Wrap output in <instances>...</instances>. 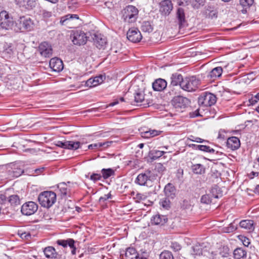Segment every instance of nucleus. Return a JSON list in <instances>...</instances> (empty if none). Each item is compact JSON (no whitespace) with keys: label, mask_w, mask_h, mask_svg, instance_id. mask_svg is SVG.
Listing matches in <instances>:
<instances>
[{"label":"nucleus","mask_w":259,"mask_h":259,"mask_svg":"<svg viewBox=\"0 0 259 259\" xmlns=\"http://www.w3.org/2000/svg\"><path fill=\"white\" fill-rule=\"evenodd\" d=\"M211 178L212 179H218L221 177V173L216 169L211 170Z\"/></svg>","instance_id":"obj_55"},{"label":"nucleus","mask_w":259,"mask_h":259,"mask_svg":"<svg viewBox=\"0 0 259 259\" xmlns=\"http://www.w3.org/2000/svg\"><path fill=\"white\" fill-rule=\"evenodd\" d=\"M177 3L179 6L185 7L191 4V0H177Z\"/></svg>","instance_id":"obj_50"},{"label":"nucleus","mask_w":259,"mask_h":259,"mask_svg":"<svg viewBox=\"0 0 259 259\" xmlns=\"http://www.w3.org/2000/svg\"><path fill=\"white\" fill-rule=\"evenodd\" d=\"M190 102V100L187 98L180 95L175 96L171 100L173 106L178 109L186 108Z\"/></svg>","instance_id":"obj_8"},{"label":"nucleus","mask_w":259,"mask_h":259,"mask_svg":"<svg viewBox=\"0 0 259 259\" xmlns=\"http://www.w3.org/2000/svg\"><path fill=\"white\" fill-rule=\"evenodd\" d=\"M85 85L89 88L96 87L95 85H94V80L93 78H91L89 79L88 80H87Z\"/></svg>","instance_id":"obj_59"},{"label":"nucleus","mask_w":259,"mask_h":259,"mask_svg":"<svg viewBox=\"0 0 259 259\" xmlns=\"http://www.w3.org/2000/svg\"><path fill=\"white\" fill-rule=\"evenodd\" d=\"M134 95V101L136 103H142L144 101V94L142 92L138 91Z\"/></svg>","instance_id":"obj_37"},{"label":"nucleus","mask_w":259,"mask_h":259,"mask_svg":"<svg viewBox=\"0 0 259 259\" xmlns=\"http://www.w3.org/2000/svg\"><path fill=\"white\" fill-rule=\"evenodd\" d=\"M101 173L102 177L104 179H107L110 177L114 176L115 175V171L110 168H103L101 170Z\"/></svg>","instance_id":"obj_36"},{"label":"nucleus","mask_w":259,"mask_h":259,"mask_svg":"<svg viewBox=\"0 0 259 259\" xmlns=\"http://www.w3.org/2000/svg\"><path fill=\"white\" fill-rule=\"evenodd\" d=\"M71 37H72V41L73 44L77 46L85 45L90 38L88 33L80 30L74 31Z\"/></svg>","instance_id":"obj_6"},{"label":"nucleus","mask_w":259,"mask_h":259,"mask_svg":"<svg viewBox=\"0 0 259 259\" xmlns=\"http://www.w3.org/2000/svg\"><path fill=\"white\" fill-rule=\"evenodd\" d=\"M151 171L147 170L145 173H141L137 176L135 182L140 186H145L148 180H151Z\"/></svg>","instance_id":"obj_19"},{"label":"nucleus","mask_w":259,"mask_h":259,"mask_svg":"<svg viewBox=\"0 0 259 259\" xmlns=\"http://www.w3.org/2000/svg\"><path fill=\"white\" fill-rule=\"evenodd\" d=\"M102 178V176L100 174H93L90 177V180H92L94 182L100 180Z\"/></svg>","instance_id":"obj_52"},{"label":"nucleus","mask_w":259,"mask_h":259,"mask_svg":"<svg viewBox=\"0 0 259 259\" xmlns=\"http://www.w3.org/2000/svg\"><path fill=\"white\" fill-rule=\"evenodd\" d=\"M38 200L42 207L49 208L55 203L56 194L53 191H44L40 193Z\"/></svg>","instance_id":"obj_1"},{"label":"nucleus","mask_w":259,"mask_h":259,"mask_svg":"<svg viewBox=\"0 0 259 259\" xmlns=\"http://www.w3.org/2000/svg\"><path fill=\"white\" fill-rule=\"evenodd\" d=\"M216 101V96L214 94L207 92L202 93L198 99L199 105L204 107L211 106L214 105Z\"/></svg>","instance_id":"obj_5"},{"label":"nucleus","mask_w":259,"mask_h":259,"mask_svg":"<svg viewBox=\"0 0 259 259\" xmlns=\"http://www.w3.org/2000/svg\"><path fill=\"white\" fill-rule=\"evenodd\" d=\"M80 143L76 141H67V149L69 150H76L80 147Z\"/></svg>","instance_id":"obj_38"},{"label":"nucleus","mask_w":259,"mask_h":259,"mask_svg":"<svg viewBox=\"0 0 259 259\" xmlns=\"http://www.w3.org/2000/svg\"><path fill=\"white\" fill-rule=\"evenodd\" d=\"M15 3L20 7L27 9H32L37 4L35 0H15Z\"/></svg>","instance_id":"obj_23"},{"label":"nucleus","mask_w":259,"mask_h":259,"mask_svg":"<svg viewBox=\"0 0 259 259\" xmlns=\"http://www.w3.org/2000/svg\"><path fill=\"white\" fill-rule=\"evenodd\" d=\"M101 148L100 147V143H97L95 144H92L88 146V148L89 149H99Z\"/></svg>","instance_id":"obj_60"},{"label":"nucleus","mask_w":259,"mask_h":259,"mask_svg":"<svg viewBox=\"0 0 259 259\" xmlns=\"http://www.w3.org/2000/svg\"><path fill=\"white\" fill-rule=\"evenodd\" d=\"M224 250L223 252H221L220 254H222L223 257H227L229 254V249L227 246H224L223 247Z\"/></svg>","instance_id":"obj_58"},{"label":"nucleus","mask_w":259,"mask_h":259,"mask_svg":"<svg viewBox=\"0 0 259 259\" xmlns=\"http://www.w3.org/2000/svg\"><path fill=\"white\" fill-rule=\"evenodd\" d=\"M8 201L12 206H15L20 204V199L18 195H12L8 198Z\"/></svg>","instance_id":"obj_34"},{"label":"nucleus","mask_w":259,"mask_h":259,"mask_svg":"<svg viewBox=\"0 0 259 259\" xmlns=\"http://www.w3.org/2000/svg\"><path fill=\"white\" fill-rule=\"evenodd\" d=\"M38 209V205L33 201L24 203L21 206V211L23 215H30L34 214Z\"/></svg>","instance_id":"obj_9"},{"label":"nucleus","mask_w":259,"mask_h":259,"mask_svg":"<svg viewBox=\"0 0 259 259\" xmlns=\"http://www.w3.org/2000/svg\"><path fill=\"white\" fill-rule=\"evenodd\" d=\"M58 245L62 246L64 248L67 247L68 246L71 249V253L73 255L76 253V247L74 245L75 241L72 238H68L66 240L60 239L56 241Z\"/></svg>","instance_id":"obj_17"},{"label":"nucleus","mask_w":259,"mask_h":259,"mask_svg":"<svg viewBox=\"0 0 259 259\" xmlns=\"http://www.w3.org/2000/svg\"><path fill=\"white\" fill-rule=\"evenodd\" d=\"M168 219L166 215L156 214L151 219L152 224L154 225H163L167 222Z\"/></svg>","instance_id":"obj_28"},{"label":"nucleus","mask_w":259,"mask_h":259,"mask_svg":"<svg viewBox=\"0 0 259 259\" xmlns=\"http://www.w3.org/2000/svg\"><path fill=\"white\" fill-rule=\"evenodd\" d=\"M241 241L243 245L245 246H248L250 243L249 239L246 237H242Z\"/></svg>","instance_id":"obj_64"},{"label":"nucleus","mask_w":259,"mask_h":259,"mask_svg":"<svg viewBox=\"0 0 259 259\" xmlns=\"http://www.w3.org/2000/svg\"><path fill=\"white\" fill-rule=\"evenodd\" d=\"M176 20L178 23L179 28L186 27L188 25L186 19L184 10L182 8H179L176 12Z\"/></svg>","instance_id":"obj_13"},{"label":"nucleus","mask_w":259,"mask_h":259,"mask_svg":"<svg viewBox=\"0 0 259 259\" xmlns=\"http://www.w3.org/2000/svg\"><path fill=\"white\" fill-rule=\"evenodd\" d=\"M123 259H140L139 253L134 247H128L126 249L124 256L121 254Z\"/></svg>","instance_id":"obj_25"},{"label":"nucleus","mask_w":259,"mask_h":259,"mask_svg":"<svg viewBox=\"0 0 259 259\" xmlns=\"http://www.w3.org/2000/svg\"><path fill=\"white\" fill-rule=\"evenodd\" d=\"M160 259H174L172 254L170 251L165 250L161 253L159 256Z\"/></svg>","instance_id":"obj_42"},{"label":"nucleus","mask_w":259,"mask_h":259,"mask_svg":"<svg viewBox=\"0 0 259 259\" xmlns=\"http://www.w3.org/2000/svg\"><path fill=\"white\" fill-rule=\"evenodd\" d=\"M193 251L191 253L193 256L201 255L202 254V248L201 246L198 244L192 247Z\"/></svg>","instance_id":"obj_40"},{"label":"nucleus","mask_w":259,"mask_h":259,"mask_svg":"<svg viewBox=\"0 0 259 259\" xmlns=\"http://www.w3.org/2000/svg\"><path fill=\"white\" fill-rule=\"evenodd\" d=\"M165 152L157 150H150L148 153V157L151 161H154L161 157Z\"/></svg>","instance_id":"obj_30"},{"label":"nucleus","mask_w":259,"mask_h":259,"mask_svg":"<svg viewBox=\"0 0 259 259\" xmlns=\"http://www.w3.org/2000/svg\"><path fill=\"white\" fill-rule=\"evenodd\" d=\"M127 38L131 42L137 43L141 41L142 38V34L137 28L129 29L126 33Z\"/></svg>","instance_id":"obj_10"},{"label":"nucleus","mask_w":259,"mask_h":259,"mask_svg":"<svg viewBox=\"0 0 259 259\" xmlns=\"http://www.w3.org/2000/svg\"><path fill=\"white\" fill-rule=\"evenodd\" d=\"M240 5L238 6V9H240V7L242 9L240 10L243 14H246L249 8L253 4L254 0H240Z\"/></svg>","instance_id":"obj_27"},{"label":"nucleus","mask_w":259,"mask_h":259,"mask_svg":"<svg viewBox=\"0 0 259 259\" xmlns=\"http://www.w3.org/2000/svg\"><path fill=\"white\" fill-rule=\"evenodd\" d=\"M17 27L16 31H31L33 29L34 23L32 19L28 16H22L18 20L16 24Z\"/></svg>","instance_id":"obj_4"},{"label":"nucleus","mask_w":259,"mask_h":259,"mask_svg":"<svg viewBox=\"0 0 259 259\" xmlns=\"http://www.w3.org/2000/svg\"><path fill=\"white\" fill-rule=\"evenodd\" d=\"M233 254L235 259H245L247 252L242 248H237L234 250Z\"/></svg>","instance_id":"obj_31"},{"label":"nucleus","mask_w":259,"mask_h":259,"mask_svg":"<svg viewBox=\"0 0 259 259\" xmlns=\"http://www.w3.org/2000/svg\"><path fill=\"white\" fill-rule=\"evenodd\" d=\"M201 202L204 204H209L211 202L210 197L209 195L206 194L202 196L201 198Z\"/></svg>","instance_id":"obj_49"},{"label":"nucleus","mask_w":259,"mask_h":259,"mask_svg":"<svg viewBox=\"0 0 259 259\" xmlns=\"http://www.w3.org/2000/svg\"><path fill=\"white\" fill-rule=\"evenodd\" d=\"M176 189L175 186L171 183H168L165 186L164 192L165 195L168 198L174 199L176 195Z\"/></svg>","instance_id":"obj_21"},{"label":"nucleus","mask_w":259,"mask_h":259,"mask_svg":"<svg viewBox=\"0 0 259 259\" xmlns=\"http://www.w3.org/2000/svg\"><path fill=\"white\" fill-rule=\"evenodd\" d=\"M205 0H193L191 1L192 6L194 8L198 9L200 6L204 5Z\"/></svg>","instance_id":"obj_48"},{"label":"nucleus","mask_w":259,"mask_h":259,"mask_svg":"<svg viewBox=\"0 0 259 259\" xmlns=\"http://www.w3.org/2000/svg\"><path fill=\"white\" fill-rule=\"evenodd\" d=\"M14 22L9 13L6 11L0 12V26L3 29L9 30L12 29Z\"/></svg>","instance_id":"obj_7"},{"label":"nucleus","mask_w":259,"mask_h":259,"mask_svg":"<svg viewBox=\"0 0 259 259\" xmlns=\"http://www.w3.org/2000/svg\"><path fill=\"white\" fill-rule=\"evenodd\" d=\"M235 223H231L229 226L226 228L227 232H232L237 228V225H234Z\"/></svg>","instance_id":"obj_51"},{"label":"nucleus","mask_w":259,"mask_h":259,"mask_svg":"<svg viewBox=\"0 0 259 259\" xmlns=\"http://www.w3.org/2000/svg\"><path fill=\"white\" fill-rule=\"evenodd\" d=\"M200 84V80L195 76L185 77L181 84V89L184 91L192 92L195 91Z\"/></svg>","instance_id":"obj_3"},{"label":"nucleus","mask_w":259,"mask_h":259,"mask_svg":"<svg viewBox=\"0 0 259 259\" xmlns=\"http://www.w3.org/2000/svg\"><path fill=\"white\" fill-rule=\"evenodd\" d=\"M141 136L144 138H150L151 137V132H149V130L147 131H143L140 132Z\"/></svg>","instance_id":"obj_54"},{"label":"nucleus","mask_w":259,"mask_h":259,"mask_svg":"<svg viewBox=\"0 0 259 259\" xmlns=\"http://www.w3.org/2000/svg\"><path fill=\"white\" fill-rule=\"evenodd\" d=\"M92 39L94 41V45L96 47L99 49H104L106 44L107 40L106 38L101 34H94L92 36Z\"/></svg>","instance_id":"obj_15"},{"label":"nucleus","mask_w":259,"mask_h":259,"mask_svg":"<svg viewBox=\"0 0 259 259\" xmlns=\"http://www.w3.org/2000/svg\"><path fill=\"white\" fill-rule=\"evenodd\" d=\"M223 72V69L221 67H217L213 68L208 74V77L214 80L217 77L221 76Z\"/></svg>","instance_id":"obj_32"},{"label":"nucleus","mask_w":259,"mask_h":259,"mask_svg":"<svg viewBox=\"0 0 259 259\" xmlns=\"http://www.w3.org/2000/svg\"><path fill=\"white\" fill-rule=\"evenodd\" d=\"M167 87L166 81L162 78H158L152 83V88L154 91L161 92L163 91Z\"/></svg>","instance_id":"obj_22"},{"label":"nucleus","mask_w":259,"mask_h":259,"mask_svg":"<svg viewBox=\"0 0 259 259\" xmlns=\"http://www.w3.org/2000/svg\"><path fill=\"white\" fill-rule=\"evenodd\" d=\"M172 9L173 4L170 0H163L159 3V11L163 15H168Z\"/></svg>","instance_id":"obj_11"},{"label":"nucleus","mask_w":259,"mask_h":259,"mask_svg":"<svg viewBox=\"0 0 259 259\" xmlns=\"http://www.w3.org/2000/svg\"><path fill=\"white\" fill-rule=\"evenodd\" d=\"M1 46H3V49L2 50H1V51H3V52L8 53L10 55L12 53V49H11V46H8V45L5 42L1 43L0 44V47H1ZM0 50H1V48H0Z\"/></svg>","instance_id":"obj_47"},{"label":"nucleus","mask_w":259,"mask_h":259,"mask_svg":"<svg viewBox=\"0 0 259 259\" xmlns=\"http://www.w3.org/2000/svg\"><path fill=\"white\" fill-rule=\"evenodd\" d=\"M38 51L42 56L46 58H49L52 54V49L51 46L47 42H41L38 47Z\"/></svg>","instance_id":"obj_16"},{"label":"nucleus","mask_w":259,"mask_h":259,"mask_svg":"<svg viewBox=\"0 0 259 259\" xmlns=\"http://www.w3.org/2000/svg\"><path fill=\"white\" fill-rule=\"evenodd\" d=\"M141 30L144 32L150 33L153 31V28L149 21H143L141 26Z\"/></svg>","instance_id":"obj_35"},{"label":"nucleus","mask_w":259,"mask_h":259,"mask_svg":"<svg viewBox=\"0 0 259 259\" xmlns=\"http://www.w3.org/2000/svg\"><path fill=\"white\" fill-rule=\"evenodd\" d=\"M199 150L209 153H213L215 152V150L211 148L209 146L206 145H200Z\"/></svg>","instance_id":"obj_46"},{"label":"nucleus","mask_w":259,"mask_h":259,"mask_svg":"<svg viewBox=\"0 0 259 259\" xmlns=\"http://www.w3.org/2000/svg\"><path fill=\"white\" fill-rule=\"evenodd\" d=\"M259 101V98L257 97V95H256L254 97H251V99H249V102L250 105H255Z\"/></svg>","instance_id":"obj_57"},{"label":"nucleus","mask_w":259,"mask_h":259,"mask_svg":"<svg viewBox=\"0 0 259 259\" xmlns=\"http://www.w3.org/2000/svg\"><path fill=\"white\" fill-rule=\"evenodd\" d=\"M239 225L241 228L248 232H252L254 229V223L252 220H243L240 222Z\"/></svg>","instance_id":"obj_29"},{"label":"nucleus","mask_w":259,"mask_h":259,"mask_svg":"<svg viewBox=\"0 0 259 259\" xmlns=\"http://www.w3.org/2000/svg\"><path fill=\"white\" fill-rule=\"evenodd\" d=\"M169 199L170 198H168L167 197H166L161 200L160 204L163 208L166 209H168L170 208V201L169 200Z\"/></svg>","instance_id":"obj_45"},{"label":"nucleus","mask_w":259,"mask_h":259,"mask_svg":"<svg viewBox=\"0 0 259 259\" xmlns=\"http://www.w3.org/2000/svg\"><path fill=\"white\" fill-rule=\"evenodd\" d=\"M23 172L24 170L16 165H13L12 167L10 166L7 167V174L9 179L17 178L20 176Z\"/></svg>","instance_id":"obj_12"},{"label":"nucleus","mask_w":259,"mask_h":259,"mask_svg":"<svg viewBox=\"0 0 259 259\" xmlns=\"http://www.w3.org/2000/svg\"><path fill=\"white\" fill-rule=\"evenodd\" d=\"M79 19L78 16L76 14H67L60 18V23L62 25L66 26L69 28L73 27L72 22Z\"/></svg>","instance_id":"obj_14"},{"label":"nucleus","mask_w":259,"mask_h":259,"mask_svg":"<svg viewBox=\"0 0 259 259\" xmlns=\"http://www.w3.org/2000/svg\"><path fill=\"white\" fill-rule=\"evenodd\" d=\"M50 67L54 71L60 72L63 69V63L60 59L53 58L50 61Z\"/></svg>","instance_id":"obj_20"},{"label":"nucleus","mask_w":259,"mask_h":259,"mask_svg":"<svg viewBox=\"0 0 259 259\" xmlns=\"http://www.w3.org/2000/svg\"><path fill=\"white\" fill-rule=\"evenodd\" d=\"M138 12L135 6L129 5L122 11V19L125 23H134L137 19Z\"/></svg>","instance_id":"obj_2"},{"label":"nucleus","mask_w":259,"mask_h":259,"mask_svg":"<svg viewBox=\"0 0 259 259\" xmlns=\"http://www.w3.org/2000/svg\"><path fill=\"white\" fill-rule=\"evenodd\" d=\"M170 79L171 82L170 85H174L180 88H181V84L182 83V81H183L184 79V78L183 77V76L181 74H178L177 73L172 74Z\"/></svg>","instance_id":"obj_26"},{"label":"nucleus","mask_w":259,"mask_h":259,"mask_svg":"<svg viewBox=\"0 0 259 259\" xmlns=\"http://www.w3.org/2000/svg\"><path fill=\"white\" fill-rule=\"evenodd\" d=\"M170 247L175 251H178L181 249V245L176 242L171 243Z\"/></svg>","instance_id":"obj_53"},{"label":"nucleus","mask_w":259,"mask_h":259,"mask_svg":"<svg viewBox=\"0 0 259 259\" xmlns=\"http://www.w3.org/2000/svg\"><path fill=\"white\" fill-rule=\"evenodd\" d=\"M149 132H151V137L152 138L159 135L162 133V131L150 129Z\"/></svg>","instance_id":"obj_61"},{"label":"nucleus","mask_w":259,"mask_h":259,"mask_svg":"<svg viewBox=\"0 0 259 259\" xmlns=\"http://www.w3.org/2000/svg\"><path fill=\"white\" fill-rule=\"evenodd\" d=\"M43 252L45 256L48 258L59 259L60 257V255L56 251L55 248L51 246L44 248Z\"/></svg>","instance_id":"obj_18"},{"label":"nucleus","mask_w":259,"mask_h":259,"mask_svg":"<svg viewBox=\"0 0 259 259\" xmlns=\"http://www.w3.org/2000/svg\"><path fill=\"white\" fill-rule=\"evenodd\" d=\"M42 15L44 18H49L52 17V13L47 10H43L42 11Z\"/></svg>","instance_id":"obj_62"},{"label":"nucleus","mask_w":259,"mask_h":259,"mask_svg":"<svg viewBox=\"0 0 259 259\" xmlns=\"http://www.w3.org/2000/svg\"><path fill=\"white\" fill-rule=\"evenodd\" d=\"M156 169L159 172H162L165 170V167L161 163H158L156 165Z\"/></svg>","instance_id":"obj_63"},{"label":"nucleus","mask_w":259,"mask_h":259,"mask_svg":"<svg viewBox=\"0 0 259 259\" xmlns=\"http://www.w3.org/2000/svg\"><path fill=\"white\" fill-rule=\"evenodd\" d=\"M168 88H169V91L166 93V96H169V97L172 98H173V97H174V96H176L177 94H178V93L177 92V89H180V88H178V87H175L174 85H169L168 87Z\"/></svg>","instance_id":"obj_41"},{"label":"nucleus","mask_w":259,"mask_h":259,"mask_svg":"<svg viewBox=\"0 0 259 259\" xmlns=\"http://www.w3.org/2000/svg\"><path fill=\"white\" fill-rule=\"evenodd\" d=\"M221 192L222 191L217 185L213 186L210 190V193L214 198H218L220 195L221 196L222 195Z\"/></svg>","instance_id":"obj_39"},{"label":"nucleus","mask_w":259,"mask_h":259,"mask_svg":"<svg viewBox=\"0 0 259 259\" xmlns=\"http://www.w3.org/2000/svg\"><path fill=\"white\" fill-rule=\"evenodd\" d=\"M67 141H66L65 142L58 141L56 142L55 145L59 147L62 148L64 149H67Z\"/></svg>","instance_id":"obj_56"},{"label":"nucleus","mask_w":259,"mask_h":259,"mask_svg":"<svg viewBox=\"0 0 259 259\" xmlns=\"http://www.w3.org/2000/svg\"><path fill=\"white\" fill-rule=\"evenodd\" d=\"M228 148L232 150L238 149L240 147V141L239 138L236 137H231L228 139L227 141Z\"/></svg>","instance_id":"obj_24"},{"label":"nucleus","mask_w":259,"mask_h":259,"mask_svg":"<svg viewBox=\"0 0 259 259\" xmlns=\"http://www.w3.org/2000/svg\"><path fill=\"white\" fill-rule=\"evenodd\" d=\"M58 188L61 192L62 196H65L67 194V187L65 183H60L58 186Z\"/></svg>","instance_id":"obj_44"},{"label":"nucleus","mask_w":259,"mask_h":259,"mask_svg":"<svg viewBox=\"0 0 259 259\" xmlns=\"http://www.w3.org/2000/svg\"><path fill=\"white\" fill-rule=\"evenodd\" d=\"M192 171L196 174L202 175L205 173V168L201 164H193L191 166Z\"/></svg>","instance_id":"obj_33"},{"label":"nucleus","mask_w":259,"mask_h":259,"mask_svg":"<svg viewBox=\"0 0 259 259\" xmlns=\"http://www.w3.org/2000/svg\"><path fill=\"white\" fill-rule=\"evenodd\" d=\"M93 79L94 80V85L97 86L104 81L105 79V75L100 74L99 75L93 78Z\"/></svg>","instance_id":"obj_43"}]
</instances>
